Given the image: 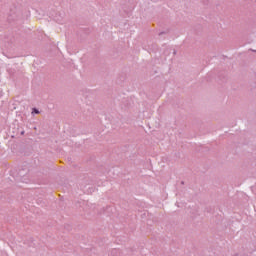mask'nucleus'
<instances>
[{
  "mask_svg": "<svg viewBox=\"0 0 256 256\" xmlns=\"http://www.w3.org/2000/svg\"><path fill=\"white\" fill-rule=\"evenodd\" d=\"M39 110L37 108L32 109V115H39Z\"/></svg>",
  "mask_w": 256,
  "mask_h": 256,
  "instance_id": "1",
  "label": "nucleus"
}]
</instances>
